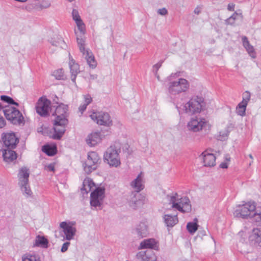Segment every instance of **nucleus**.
Instances as JSON below:
<instances>
[{"instance_id":"1","label":"nucleus","mask_w":261,"mask_h":261,"mask_svg":"<svg viewBox=\"0 0 261 261\" xmlns=\"http://www.w3.org/2000/svg\"><path fill=\"white\" fill-rule=\"evenodd\" d=\"M67 110L66 106L63 103L51 106L50 100V113H52L53 115L56 116L54 121V133L51 137L53 139L60 140L66 131V127L68 123L65 116Z\"/></svg>"},{"instance_id":"2","label":"nucleus","mask_w":261,"mask_h":261,"mask_svg":"<svg viewBox=\"0 0 261 261\" xmlns=\"http://www.w3.org/2000/svg\"><path fill=\"white\" fill-rule=\"evenodd\" d=\"M121 152V144L115 142L107 148L103 154V160L110 166L117 167L121 164L119 153Z\"/></svg>"},{"instance_id":"3","label":"nucleus","mask_w":261,"mask_h":261,"mask_svg":"<svg viewBox=\"0 0 261 261\" xmlns=\"http://www.w3.org/2000/svg\"><path fill=\"white\" fill-rule=\"evenodd\" d=\"M205 106L204 98L194 96L185 105V112L189 115L199 113Z\"/></svg>"},{"instance_id":"4","label":"nucleus","mask_w":261,"mask_h":261,"mask_svg":"<svg viewBox=\"0 0 261 261\" xmlns=\"http://www.w3.org/2000/svg\"><path fill=\"white\" fill-rule=\"evenodd\" d=\"M255 208L254 202H249L242 205H239L233 212L234 217L243 219H251Z\"/></svg>"},{"instance_id":"5","label":"nucleus","mask_w":261,"mask_h":261,"mask_svg":"<svg viewBox=\"0 0 261 261\" xmlns=\"http://www.w3.org/2000/svg\"><path fill=\"white\" fill-rule=\"evenodd\" d=\"M189 86V83L187 80L180 78L168 83V91L170 95H176L186 92Z\"/></svg>"},{"instance_id":"6","label":"nucleus","mask_w":261,"mask_h":261,"mask_svg":"<svg viewBox=\"0 0 261 261\" xmlns=\"http://www.w3.org/2000/svg\"><path fill=\"white\" fill-rule=\"evenodd\" d=\"M6 119L14 125H20L24 121V118L21 113L13 107H7L3 110Z\"/></svg>"},{"instance_id":"7","label":"nucleus","mask_w":261,"mask_h":261,"mask_svg":"<svg viewBox=\"0 0 261 261\" xmlns=\"http://www.w3.org/2000/svg\"><path fill=\"white\" fill-rule=\"evenodd\" d=\"M29 177V170L26 168H22L18 175V184L23 195L27 197L31 196L32 195V192L28 184Z\"/></svg>"},{"instance_id":"8","label":"nucleus","mask_w":261,"mask_h":261,"mask_svg":"<svg viewBox=\"0 0 261 261\" xmlns=\"http://www.w3.org/2000/svg\"><path fill=\"white\" fill-rule=\"evenodd\" d=\"M105 189L102 187L96 188L90 194V205L95 208L102 209V205L105 197Z\"/></svg>"},{"instance_id":"9","label":"nucleus","mask_w":261,"mask_h":261,"mask_svg":"<svg viewBox=\"0 0 261 261\" xmlns=\"http://www.w3.org/2000/svg\"><path fill=\"white\" fill-rule=\"evenodd\" d=\"M92 120L100 125L110 127L113 125V121L110 115L107 112H93L90 115Z\"/></svg>"},{"instance_id":"10","label":"nucleus","mask_w":261,"mask_h":261,"mask_svg":"<svg viewBox=\"0 0 261 261\" xmlns=\"http://www.w3.org/2000/svg\"><path fill=\"white\" fill-rule=\"evenodd\" d=\"M206 123L204 118L196 116L190 119L187 123V127L189 131L196 133L202 130Z\"/></svg>"},{"instance_id":"11","label":"nucleus","mask_w":261,"mask_h":261,"mask_svg":"<svg viewBox=\"0 0 261 261\" xmlns=\"http://www.w3.org/2000/svg\"><path fill=\"white\" fill-rule=\"evenodd\" d=\"M60 226L62 228L60 234L63 237V241H70L74 239L76 232V229L75 227L72 226L65 221L61 222Z\"/></svg>"},{"instance_id":"12","label":"nucleus","mask_w":261,"mask_h":261,"mask_svg":"<svg viewBox=\"0 0 261 261\" xmlns=\"http://www.w3.org/2000/svg\"><path fill=\"white\" fill-rule=\"evenodd\" d=\"M36 112L42 117L47 116L49 110V100L46 96H42L38 99L36 106Z\"/></svg>"},{"instance_id":"13","label":"nucleus","mask_w":261,"mask_h":261,"mask_svg":"<svg viewBox=\"0 0 261 261\" xmlns=\"http://www.w3.org/2000/svg\"><path fill=\"white\" fill-rule=\"evenodd\" d=\"M2 138L5 147L8 149L15 148L19 142L14 133H3Z\"/></svg>"},{"instance_id":"14","label":"nucleus","mask_w":261,"mask_h":261,"mask_svg":"<svg viewBox=\"0 0 261 261\" xmlns=\"http://www.w3.org/2000/svg\"><path fill=\"white\" fill-rule=\"evenodd\" d=\"M128 203L130 207L136 210L144 204L143 197L139 193L132 192L129 196Z\"/></svg>"},{"instance_id":"15","label":"nucleus","mask_w":261,"mask_h":261,"mask_svg":"<svg viewBox=\"0 0 261 261\" xmlns=\"http://www.w3.org/2000/svg\"><path fill=\"white\" fill-rule=\"evenodd\" d=\"M200 156H202L204 166L214 167L216 165V156L213 153H209L205 150L201 153Z\"/></svg>"},{"instance_id":"16","label":"nucleus","mask_w":261,"mask_h":261,"mask_svg":"<svg viewBox=\"0 0 261 261\" xmlns=\"http://www.w3.org/2000/svg\"><path fill=\"white\" fill-rule=\"evenodd\" d=\"M69 66L71 72V80L74 83H75L76 75L80 72L79 65L75 62V60L72 58L70 54H69Z\"/></svg>"},{"instance_id":"17","label":"nucleus","mask_w":261,"mask_h":261,"mask_svg":"<svg viewBox=\"0 0 261 261\" xmlns=\"http://www.w3.org/2000/svg\"><path fill=\"white\" fill-rule=\"evenodd\" d=\"M178 201L180 207L177 208L176 209L179 212L185 213H189L191 211V205L190 204V201L188 197L185 196L181 197Z\"/></svg>"},{"instance_id":"18","label":"nucleus","mask_w":261,"mask_h":261,"mask_svg":"<svg viewBox=\"0 0 261 261\" xmlns=\"http://www.w3.org/2000/svg\"><path fill=\"white\" fill-rule=\"evenodd\" d=\"M101 139V133L100 132H94L88 136L86 142L90 146H94L99 143Z\"/></svg>"},{"instance_id":"19","label":"nucleus","mask_w":261,"mask_h":261,"mask_svg":"<svg viewBox=\"0 0 261 261\" xmlns=\"http://www.w3.org/2000/svg\"><path fill=\"white\" fill-rule=\"evenodd\" d=\"M13 149H3L2 155L4 160L7 163H10L16 160L17 154Z\"/></svg>"},{"instance_id":"20","label":"nucleus","mask_w":261,"mask_h":261,"mask_svg":"<svg viewBox=\"0 0 261 261\" xmlns=\"http://www.w3.org/2000/svg\"><path fill=\"white\" fill-rule=\"evenodd\" d=\"M130 186L135 190V192L139 193L143 190L144 185L143 184L142 173H140L136 179L130 183Z\"/></svg>"},{"instance_id":"21","label":"nucleus","mask_w":261,"mask_h":261,"mask_svg":"<svg viewBox=\"0 0 261 261\" xmlns=\"http://www.w3.org/2000/svg\"><path fill=\"white\" fill-rule=\"evenodd\" d=\"M141 249L149 248L158 250V246L156 245V242L154 239H146L142 241L140 244Z\"/></svg>"},{"instance_id":"22","label":"nucleus","mask_w":261,"mask_h":261,"mask_svg":"<svg viewBox=\"0 0 261 261\" xmlns=\"http://www.w3.org/2000/svg\"><path fill=\"white\" fill-rule=\"evenodd\" d=\"M90 68L94 69L97 66V62L95 59L93 53L89 49L86 51V54L84 55Z\"/></svg>"},{"instance_id":"23","label":"nucleus","mask_w":261,"mask_h":261,"mask_svg":"<svg viewBox=\"0 0 261 261\" xmlns=\"http://www.w3.org/2000/svg\"><path fill=\"white\" fill-rule=\"evenodd\" d=\"M75 34L76 35V42L80 51L83 55L86 54L87 49H85V38L84 35H81V33L78 34L76 30H74Z\"/></svg>"},{"instance_id":"24","label":"nucleus","mask_w":261,"mask_h":261,"mask_svg":"<svg viewBox=\"0 0 261 261\" xmlns=\"http://www.w3.org/2000/svg\"><path fill=\"white\" fill-rule=\"evenodd\" d=\"M242 39L243 45L246 49V51L251 57L255 58V53L254 51L253 46L250 44L247 37L246 36H243L242 37Z\"/></svg>"},{"instance_id":"25","label":"nucleus","mask_w":261,"mask_h":261,"mask_svg":"<svg viewBox=\"0 0 261 261\" xmlns=\"http://www.w3.org/2000/svg\"><path fill=\"white\" fill-rule=\"evenodd\" d=\"M48 242L47 239L43 236L38 235L36 237L33 246L34 247L46 248L48 247Z\"/></svg>"},{"instance_id":"26","label":"nucleus","mask_w":261,"mask_h":261,"mask_svg":"<svg viewBox=\"0 0 261 261\" xmlns=\"http://www.w3.org/2000/svg\"><path fill=\"white\" fill-rule=\"evenodd\" d=\"M136 231L138 237L140 238L146 237L148 233L147 226L144 223H140L136 228Z\"/></svg>"},{"instance_id":"27","label":"nucleus","mask_w":261,"mask_h":261,"mask_svg":"<svg viewBox=\"0 0 261 261\" xmlns=\"http://www.w3.org/2000/svg\"><path fill=\"white\" fill-rule=\"evenodd\" d=\"M97 164L93 163L89 160H87L83 164L84 170L87 174H90L93 171L95 170L97 167Z\"/></svg>"},{"instance_id":"28","label":"nucleus","mask_w":261,"mask_h":261,"mask_svg":"<svg viewBox=\"0 0 261 261\" xmlns=\"http://www.w3.org/2000/svg\"><path fill=\"white\" fill-rule=\"evenodd\" d=\"M164 222L168 227H173L178 222V218L176 215L172 216L170 215H165Z\"/></svg>"},{"instance_id":"29","label":"nucleus","mask_w":261,"mask_h":261,"mask_svg":"<svg viewBox=\"0 0 261 261\" xmlns=\"http://www.w3.org/2000/svg\"><path fill=\"white\" fill-rule=\"evenodd\" d=\"M251 219L256 225L261 226V210L256 208Z\"/></svg>"},{"instance_id":"30","label":"nucleus","mask_w":261,"mask_h":261,"mask_svg":"<svg viewBox=\"0 0 261 261\" xmlns=\"http://www.w3.org/2000/svg\"><path fill=\"white\" fill-rule=\"evenodd\" d=\"M194 222H188L187 224V229L191 234L194 233L198 229L197 219L195 218Z\"/></svg>"},{"instance_id":"31","label":"nucleus","mask_w":261,"mask_h":261,"mask_svg":"<svg viewBox=\"0 0 261 261\" xmlns=\"http://www.w3.org/2000/svg\"><path fill=\"white\" fill-rule=\"evenodd\" d=\"M87 160H89L90 161H92L93 163L98 164L100 159L96 152L91 151L88 153Z\"/></svg>"},{"instance_id":"32","label":"nucleus","mask_w":261,"mask_h":261,"mask_svg":"<svg viewBox=\"0 0 261 261\" xmlns=\"http://www.w3.org/2000/svg\"><path fill=\"white\" fill-rule=\"evenodd\" d=\"M246 105L240 102L236 108V113L238 115L243 116L246 114Z\"/></svg>"},{"instance_id":"33","label":"nucleus","mask_w":261,"mask_h":261,"mask_svg":"<svg viewBox=\"0 0 261 261\" xmlns=\"http://www.w3.org/2000/svg\"><path fill=\"white\" fill-rule=\"evenodd\" d=\"M22 261H40V257L36 254H27L22 257Z\"/></svg>"},{"instance_id":"34","label":"nucleus","mask_w":261,"mask_h":261,"mask_svg":"<svg viewBox=\"0 0 261 261\" xmlns=\"http://www.w3.org/2000/svg\"><path fill=\"white\" fill-rule=\"evenodd\" d=\"M177 195V193L174 194V195H168L167 197L168 198V200L170 203L172 204V207L173 208H179L180 206L178 203V202H176V196Z\"/></svg>"},{"instance_id":"35","label":"nucleus","mask_w":261,"mask_h":261,"mask_svg":"<svg viewBox=\"0 0 261 261\" xmlns=\"http://www.w3.org/2000/svg\"><path fill=\"white\" fill-rule=\"evenodd\" d=\"M53 76H54L56 80H64V72L63 69H58L57 70H55L51 74Z\"/></svg>"},{"instance_id":"36","label":"nucleus","mask_w":261,"mask_h":261,"mask_svg":"<svg viewBox=\"0 0 261 261\" xmlns=\"http://www.w3.org/2000/svg\"><path fill=\"white\" fill-rule=\"evenodd\" d=\"M93 182L92 181L89 180H84L83 183V187L81 188V190L83 194H87L91 189L90 184Z\"/></svg>"},{"instance_id":"37","label":"nucleus","mask_w":261,"mask_h":261,"mask_svg":"<svg viewBox=\"0 0 261 261\" xmlns=\"http://www.w3.org/2000/svg\"><path fill=\"white\" fill-rule=\"evenodd\" d=\"M261 235V229L258 228H254L252 230V234L249 237V240L251 243H253V240L257 238Z\"/></svg>"},{"instance_id":"38","label":"nucleus","mask_w":261,"mask_h":261,"mask_svg":"<svg viewBox=\"0 0 261 261\" xmlns=\"http://www.w3.org/2000/svg\"><path fill=\"white\" fill-rule=\"evenodd\" d=\"M1 99L8 104L15 105L16 106H19V104L15 102L12 97L7 95H2Z\"/></svg>"},{"instance_id":"39","label":"nucleus","mask_w":261,"mask_h":261,"mask_svg":"<svg viewBox=\"0 0 261 261\" xmlns=\"http://www.w3.org/2000/svg\"><path fill=\"white\" fill-rule=\"evenodd\" d=\"M77 27V29L80 31V33L81 35H85V25L82 19L75 21Z\"/></svg>"},{"instance_id":"40","label":"nucleus","mask_w":261,"mask_h":261,"mask_svg":"<svg viewBox=\"0 0 261 261\" xmlns=\"http://www.w3.org/2000/svg\"><path fill=\"white\" fill-rule=\"evenodd\" d=\"M136 257L140 261H150L149 258L144 251L139 252L136 255Z\"/></svg>"},{"instance_id":"41","label":"nucleus","mask_w":261,"mask_h":261,"mask_svg":"<svg viewBox=\"0 0 261 261\" xmlns=\"http://www.w3.org/2000/svg\"><path fill=\"white\" fill-rule=\"evenodd\" d=\"M251 97L250 93L246 91L243 93V100L241 102L242 103L247 105L248 101L250 100Z\"/></svg>"},{"instance_id":"42","label":"nucleus","mask_w":261,"mask_h":261,"mask_svg":"<svg viewBox=\"0 0 261 261\" xmlns=\"http://www.w3.org/2000/svg\"><path fill=\"white\" fill-rule=\"evenodd\" d=\"M51 45L53 46H60L61 48H63L64 46L63 45H65V43L64 41L61 38H58L57 40L53 41L51 42Z\"/></svg>"},{"instance_id":"43","label":"nucleus","mask_w":261,"mask_h":261,"mask_svg":"<svg viewBox=\"0 0 261 261\" xmlns=\"http://www.w3.org/2000/svg\"><path fill=\"white\" fill-rule=\"evenodd\" d=\"M57 144L55 142H50V156L55 155L57 153Z\"/></svg>"},{"instance_id":"44","label":"nucleus","mask_w":261,"mask_h":261,"mask_svg":"<svg viewBox=\"0 0 261 261\" xmlns=\"http://www.w3.org/2000/svg\"><path fill=\"white\" fill-rule=\"evenodd\" d=\"M72 16L73 19L74 21L80 20L81 19V18L79 15L78 11L76 9H73L72 12Z\"/></svg>"},{"instance_id":"45","label":"nucleus","mask_w":261,"mask_h":261,"mask_svg":"<svg viewBox=\"0 0 261 261\" xmlns=\"http://www.w3.org/2000/svg\"><path fill=\"white\" fill-rule=\"evenodd\" d=\"M41 130H38L39 132H41L42 135L44 136H48L49 135V129L47 127H45L43 125L40 128Z\"/></svg>"},{"instance_id":"46","label":"nucleus","mask_w":261,"mask_h":261,"mask_svg":"<svg viewBox=\"0 0 261 261\" xmlns=\"http://www.w3.org/2000/svg\"><path fill=\"white\" fill-rule=\"evenodd\" d=\"M163 62V61H160L159 62L153 65V68L154 74H157L158 71L159 69V68L161 67Z\"/></svg>"},{"instance_id":"47","label":"nucleus","mask_w":261,"mask_h":261,"mask_svg":"<svg viewBox=\"0 0 261 261\" xmlns=\"http://www.w3.org/2000/svg\"><path fill=\"white\" fill-rule=\"evenodd\" d=\"M53 100L51 101V106L53 105H58L61 103L59 102V98L56 95H53Z\"/></svg>"},{"instance_id":"48","label":"nucleus","mask_w":261,"mask_h":261,"mask_svg":"<svg viewBox=\"0 0 261 261\" xmlns=\"http://www.w3.org/2000/svg\"><path fill=\"white\" fill-rule=\"evenodd\" d=\"M69 241H67L63 244L61 249V251L62 252H63V253L65 252L67 250V249L70 244V243Z\"/></svg>"},{"instance_id":"49","label":"nucleus","mask_w":261,"mask_h":261,"mask_svg":"<svg viewBox=\"0 0 261 261\" xmlns=\"http://www.w3.org/2000/svg\"><path fill=\"white\" fill-rule=\"evenodd\" d=\"M84 98H85L84 104H86L87 106H88L89 104H90L92 101V98L89 94H87V95H85Z\"/></svg>"},{"instance_id":"50","label":"nucleus","mask_w":261,"mask_h":261,"mask_svg":"<svg viewBox=\"0 0 261 261\" xmlns=\"http://www.w3.org/2000/svg\"><path fill=\"white\" fill-rule=\"evenodd\" d=\"M233 16H231L228 18H227L225 20V23L226 24L233 25L235 22V20H234Z\"/></svg>"},{"instance_id":"51","label":"nucleus","mask_w":261,"mask_h":261,"mask_svg":"<svg viewBox=\"0 0 261 261\" xmlns=\"http://www.w3.org/2000/svg\"><path fill=\"white\" fill-rule=\"evenodd\" d=\"M42 150L47 155L49 156V143H46L45 145H44L42 147Z\"/></svg>"},{"instance_id":"52","label":"nucleus","mask_w":261,"mask_h":261,"mask_svg":"<svg viewBox=\"0 0 261 261\" xmlns=\"http://www.w3.org/2000/svg\"><path fill=\"white\" fill-rule=\"evenodd\" d=\"M158 13L161 15L164 16L168 14V11L165 8L159 9L158 10Z\"/></svg>"},{"instance_id":"53","label":"nucleus","mask_w":261,"mask_h":261,"mask_svg":"<svg viewBox=\"0 0 261 261\" xmlns=\"http://www.w3.org/2000/svg\"><path fill=\"white\" fill-rule=\"evenodd\" d=\"M252 244L256 246H261V235L257 238L255 239Z\"/></svg>"},{"instance_id":"54","label":"nucleus","mask_w":261,"mask_h":261,"mask_svg":"<svg viewBox=\"0 0 261 261\" xmlns=\"http://www.w3.org/2000/svg\"><path fill=\"white\" fill-rule=\"evenodd\" d=\"M201 10H202V6H197L194 9V13L196 15H199L201 13Z\"/></svg>"},{"instance_id":"55","label":"nucleus","mask_w":261,"mask_h":261,"mask_svg":"<svg viewBox=\"0 0 261 261\" xmlns=\"http://www.w3.org/2000/svg\"><path fill=\"white\" fill-rule=\"evenodd\" d=\"M87 106L86 104L83 103L81 105L79 108V111L81 112L82 114L86 110Z\"/></svg>"},{"instance_id":"56","label":"nucleus","mask_w":261,"mask_h":261,"mask_svg":"<svg viewBox=\"0 0 261 261\" xmlns=\"http://www.w3.org/2000/svg\"><path fill=\"white\" fill-rule=\"evenodd\" d=\"M57 163L53 162L50 163V171L55 172L56 171V165Z\"/></svg>"},{"instance_id":"57","label":"nucleus","mask_w":261,"mask_h":261,"mask_svg":"<svg viewBox=\"0 0 261 261\" xmlns=\"http://www.w3.org/2000/svg\"><path fill=\"white\" fill-rule=\"evenodd\" d=\"M235 5L233 4H229L227 6V9L229 11H233L234 10Z\"/></svg>"},{"instance_id":"58","label":"nucleus","mask_w":261,"mask_h":261,"mask_svg":"<svg viewBox=\"0 0 261 261\" xmlns=\"http://www.w3.org/2000/svg\"><path fill=\"white\" fill-rule=\"evenodd\" d=\"M220 167L223 169H226L228 168V165L226 163L223 162L220 165Z\"/></svg>"},{"instance_id":"59","label":"nucleus","mask_w":261,"mask_h":261,"mask_svg":"<svg viewBox=\"0 0 261 261\" xmlns=\"http://www.w3.org/2000/svg\"><path fill=\"white\" fill-rule=\"evenodd\" d=\"M240 15L242 18L243 17L242 13H238L237 12H235L231 16H233L234 20H236L237 19V16Z\"/></svg>"},{"instance_id":"60","label":"nucleus","mask_w":261,"mask_h":261,"mask_svg":"<svg viewBox=\"0 0 261 261\" xmlns=\"http://www.w3.org/2000/svg\"><path fill=\"white\" fill-rule=\"evenodd\" d=\"M97 78V75L96 74H90V80H94Z\"/></svg>"},{"instance_id":"61","label":"nucleus","mask_w":261,"mask_h":261,"mask_svg":"<svg viewBox=\"0 0 261 261\" xmlns=\"http://www.w3.org/2000/svg\"><path fill=\"white\" fill-rule=\"evenodd\" d=\"M44 169L47 171L49 170V165H44Z\"/></svg>"},{"instance_id":"62","label":"nucleus","mask_w":261,"mask_h":261,"mask_svg":"<svg viewBox=\"0 0 261 261\" xmlns=\"http://www.w3.org/2000/svg\"><path fill=\"white\" fill-rule=\"evenodd\" d=\"M248 156L251 159V162H252L253 158V156H252V154H249L248 155Z\"/></svg>"},{"instance_id":"63","label":"nucleus","mask_w":261,"mask_h":261,"mask_svg":"<svg viewBox=\"0 0 261 261\" xmlns=\"http://www.w3.org/2000/svg\"><path fill=\"white\" fill-rule=\"evenodd\" d=\"M155 75L156 76V77L158 79V80H160V76H159V75H158V73L156 74H155Z\"/></svg>"}]
</instances>
